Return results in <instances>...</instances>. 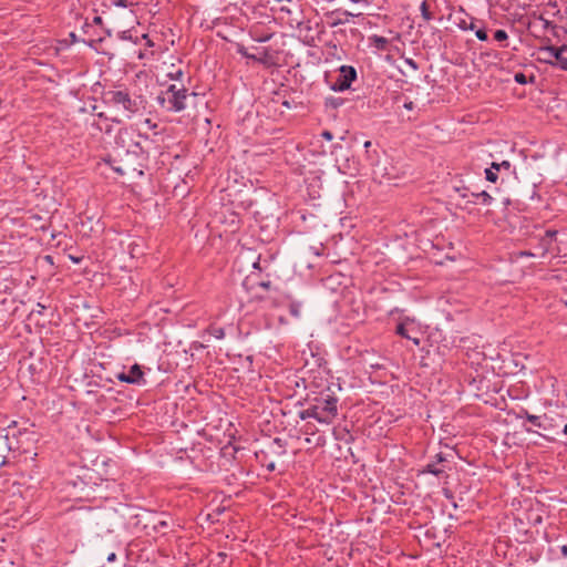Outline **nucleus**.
<instances>
[{
  "label": "nucleus",
  "mask_w": 567,
  "mask_h": 567,
  "mask_svg": "<svg viewBox=\"0 0 567 567\" xmlns=\"http://www.w3.org/2000/svg\"><path fill=\"white\" fill-rule=\"evenodd\" d=\"M105 99L114 110L127 120L142 115L147 105L143 95L130 93L127 90H111L105 94Z\"/></svg>",
  "instance_id": "nucleus-1"
},
{
  "label": "nucleus",
  "mask_w": 567,
  "mask_h": 567,
  "mask_svg": "<svg viewBox=\"0 0 567 567\" xmlns=\"http://www.w3.org/2000/svg\"><path fill=\"white\" fill-rule=\"evenodd\" d=\"M338 414V398L327 391L315 396L308 408L300 412V419H315L320 423L330 424Z\"/></svg>",
  "instance_id": "nucleus-2"
},
{
  "label": "nucleus",
  "mask_w": 567,
  "mask_h": 567,
  "mask_svg": "<svg viewBox=\"0 0 567 567\" xmlns=\"http://www.w3.org/2000/svg\"><path fill=\"white\" fill-rule=\"evenodd\" d=\"M196 93H188L185 87L171 84L157 96V103L168 112L179 113L187 107L189 97H196Z\"/></svg>",
  "instance_id": "nucleus-3"
},
{
  "label": "nucleus",
  "mask_w": 567,
  "mask_h": 567,
  "mask_svg": "<svg viewBox=\"0 0 567 567\" xmlns=\"http://www.w3.org/2000/svg\"><path fill=\"white\" fill-rule=\"evenodd\" d=\"M116 379L121 382L136 386H144L146 384L143 368L137 363L131 365L128 370H123L122 372L116 373Z\"/></svg>",
  "instance_id": "nucleus-4"
},
{
  "label": "nucleus",
  "mask_w": 567,
  "mask_h": 567,
  "mask_svg": "<svg viewBox=\"0 0 567 567\" xmlns=\"http://www.w3.org/2000/svg\"><path fill=\"white\" fill-rule=\"evenodd\" d=\"M357 79V71L351 65L340 66V74L332 85V90L336 92H343L348 90L352 82Z\"/></svg>",
  "instance_id": "nucleus-5"
},
{
  "label": "nucleus",
  "mask_w": 567,
  "mask_h": 567,
  "mask_svg": "<svg viewBox=\"0 0 567 567\" xmlns=\"http://www.w3.org/2000/svg\"><path fill=\"white\" fill-rule=\"evenodd\" d=\"M395 332L402 338L412 341L415 346H420V333L419 329L414 324V320L405 318L402 322H400L396 326Z\"/></svg>",
  "instance_id": "nucleus-6"
},
{
  "label": "nucleus",
  "mask_w": 567,
  "mask_h": 567,
  "mask_svg": "<svg viewBox=\"0 0 567 567\" xmlns=\"http://www.w3.org/2000/svg\"><path fill=\"white\" fill-rule=\"evenodd\" d=\"M542 51L546 53L549 58L555 59L558 62L561 70L567 71V56L565 55V53L567 52L566 45H563L560 48L546 47Z\"/></svg>",
  "instance_id": "nucleus-7"
},
{
  "label": "nucleus",
  "mask_w": 567,
  "mask_h": 567,
  "mask_svg": "<svg viewBox=\"0 0 567 567\" xmlns=\"http://www.w3.org/2000/svg\"><path fill=\"white\" fill-rule=\"evenodd\" d=\"M361 13H352L347 10H334L329 13V18L331 19V27H337L341 24H346L350 22L351 18L359 17Z\"/></svg>",
  "instance_id": "nucleus-8"
},
{
  "label": "nucleus",
  "mask_w": 567,
  "mask_h": 567,
  "mask_svg": "<svg viewBox=\"0 0 567 567\" xmlns=\"http://www.w3.org/2000/svg\"><path fill=\"white\" fill-rule=\"evenodd\" d=\"M91 127L95 131L105 133H110L112 130V125L109 123V120L104 116L103 113H99L96 117L93 118Z\"/></svg>",
  "instance_id": "nucleus-9"
},
{
  "label": "nucleus",
  "mask_w": 567,
  "mask_h": 567,
  "mask_svg": "<svg viewBox=\"0 0 567 567\" xmlns=\"http://www.w3.org/2000/svg\"><path fill=\"white\" fill-rule=\"evenodd\" d=\"M454 23L463 31L475 30V19L466 14L455 16Z\"/></svg>",
  "instance_id": "nucleus-10"
},
{
  "label": "nucleus",
  "mask_w": 567,
  "mask_h": 567,
  "mask_svg": "<svg viewBox=\"0 0 567 567\" xmlns=\"http://www.w3.org/2000/svg\"><path fill=\"white\" fill-rule=\"evenodd\" d=\"M471 197L473 199H470L468 203L472 204H476L477 200H481L484 205H491L493 202V197L485 190L471 193Z\"/></svg>",
  "instance_id": "nucleus-11"
},
{
  "label": "nucleus",
  "mask_w": 567,
  "mask_h": 567,
  "mask_svg": "<svg viewBox=\"0 0 567 567\" xmlns=\"http://www.w3.org/2000/svg\"><path fill=\"white\" fill-rule=\"evenodd\" d=\"M443 461V457L441 454H437V462H434V463H429L425 467V470L423 471L424 473H430V474H433L435 476H439L441 475L444 470L439 466V464Z\"/></svg>",
  "instance_id": "nucleus-12"
},
{
  "label": "nucleus",
  "mask_w": 567,
  "mask_h": 567,
  "mask_svg": "<svg viewBox=\"0 0 567 567\" xmlns=\"http://www.w3.org/2000/svg\"><path fill=\"white\" fill-rule=\"evenodd\" d=\"M524 416L534 426L546 430V426H545V424L543 422V417L542 416L529 414L528 412H525Z\"/></svg>",
  "instance_id": "nucleus-13"
},
{
  "label": "nucleus",
  "mask_w": 567,
  "mask_h": 567,
  "mask_svg": "<svg viewBox=\"0 0 567 567\" xmlns=\"http://www.w3.org/2000/svg\"><path fill=\"white\" fill-rule=\"evenodd\" d=\"M453 190L458 195V197L463 198V199H466L467 202L470 199H473L471 197V190L466 187V186H457V185H454L453 186Z\"/></svg>",
  "instance_id": "nucleus-14"
},
{
  "label": "nucleus",
  "mask_w": 567,
  "mask_h": 567,
  "mask_svg": "<svg viewBox=\"0 0 567 567\" xmlns=\"http://www.w3.org/2000/svg\"><path fill=\"white\" fill-rule=\"evenodd\" d=\"M117 38L123 41H131L134 44L140 43V38L138 37L133 38L131 30H123V31L118 32Z\"/></svg>",
  "instance_id": "nucleus-15"
},
{
  "label": "nucleus",
  "mask_w": 567,
  "mask_h": 567,
  "mask_svg": "<svg viewBox=\"0 0 567 567\" xmlns=\"http://www.w3.org/2000/svg\"><path fill=\"white\" fill-rule=\"evenodd\" d=\"M302 305L299 301H292L289 303V313L299 319L301 317Z\"/></svg>",
  "instance_id": "nucleus-16"
},
{
  "label": "nucleus",
  "mask_w": 567,
  "mask_h": 567,
  "mask_svg": "<svg viewBox=\"0 0 567 567\" xmlns=\"http://www.w3.org/2000/svg\"><path fill=\"white\" fill-rule=\"evenodd\" d=\"M497 172L498 171H495V168H493V164H492L491 167L485 169V177H486V179L488 182L495 183L497 181V178H498Z\"/></svg>",
  "instance_id": "nucleus-17"
},
{
  "label": "nucleus",
  "mask_w": 567,
  "mask_h": 567,
  "mask_svg": "<svg viewBox=\"0 0 567 567\" xmlns=\"http://www.w3.org/2000/svg\"><path fill=\"white\" fill-rule=\"evenodd\" d=\"M208 332L216 339L221 340L225 337V330L220 327H212Z\"/></svg>",
  "instance_id": "nucleus-18"
},
{
  "label": "nucleus",
  "mask_w": 567,
  "mask_h": 567,
  "mask_svg": "<svg viewBox=\"0 0 567 567\" xmlns=\"http://www.w3.org/2000/svg\"><path fill=\"white\" fill-rule=\"evenodd\" d=\"M421 14L425 21H430L432 19V14L429 11L427 3L423 1L420 6Z\"/></svg>",
  "instance_id": "nucleus-19"
},
{
  "label": "nucleus",
  "mask_w": 567,
  "mask_h": 567,
  "mask_svg": "<svg viewBox=\"0 0 567 567\" xmlns=\"http://www.w3.org/2000/svg\"><path fill=\"white\" fill-rule=\"evenodd\" d=\"M372 41L378 49H384L388 44V40L380 35H373Z\"/></svg>",
  "instance_id": "nucleus-20"
},
{
  "label": "nucleus",
  "mask_w": 567,
  "mask_h": 567,
  "mask_svg": "<svg viewBox=\"0 0 567 567\" xmlns=\"http://www.w3.org/2000/svg\"><path fill=\"white\" fill-rule=\"evenodd\" d=\"M512 167L511 163L508 161H503L502 163H493V168H495V171H501V169H505V171H509Z\"/></svg>",
  "instance_id": "nucleus-21"
},
{
  "label": "nucleus",
  "mask_w": 567,
  "mask_h": 567,
  "mask_svg": "<svg viewBox=\"0 0 567 567\" xmlns=\"http://www.w3.org/2000/svg\"><path fill=\"white\" fill-rule=\"evenodd\" d=\"M494 39H495L496 41L502 42V41H505V40H507V39H508V34H507V32H506L505 30L499 29V30H496V31H495V33H494Z\"/></svg>",
  "instance_id": "nucleus-22"
},
{
  "label": "nucleus",
  "mask_w": 567,
  "mask_h": 567,
  "mask_svg": "<svg viewBox=\"0 0 567 567\" xmlns=\"http://www.w3.org/2000/svg\"><path fill=\"white\" fill-rule=\"evenodd\" d=\"M557 235V231L555 230H547L545 233V237L543 238V245L547 246L549 245L550 240Z\"/></svg>",
  "instance_id": "nucleus-23"
},
{
  "label": "nucleus",
  "mask_w": 567,
  "mask_h": 567,
  "mask_svg": "<svg viewBox=\"0 0 567 567\" xmlns=\"http://www.w3.org/2000/svg\"><path fill=\"white\" fill-rule=\"evenodd\" d=\"M475 35L480 41H486L487 40V32L484 28L476 29L475 28Z\"/></svg>",
  "instance_id": "nucleus-24"
},
{
  "label": "nucleus",
  "mask_w": 567,
  "mask_h": 567,
  "mask_svg": "<svg viewBox=\"0 0 567 567\" xmlns=\"http://www.w3.org/2000/svg\"><path fill=\"white\" fill-rule=\"evenodd\" d=\"M514 80L518 84H526L527 83V78H526V75L523 72H517L514 75Z\"/></svg>",
  "instance_id": "nucleus-25"
},
{
  "label": "nucleus",
  "mask_w": 567,
  "mask_h": 567,
  "mask_svg": "<svg viewBox=\"0 0 567 567\" xmlns=\"http://www.w3.org/2000/svg\"><path fill=\"white\" fill-rule=\"evenodd\" d=\"M350 2L352 3H359V4H363V6H370L373 0H349Z\"/></svg>",
  "instance_id": "nucleus-26"
},
{
  "label": "nucleus",
  "mask_w": 567,
  "mask_h": 567,
  "mask_svg": "<svg viewBox=\"0 0 567 567\" xmlns=\"http://www.w3.org/2000/svg\"><path fill=\"white\" fill-rule=\"evenodd\" d=\"M321 136H322L324 140H327V141H331V140L333 138L332 133H331V132H329V131H323V132L321 133Z\"/></svg>",
  "instance_id": "nucleus-27"
},
{
  "label": "nucleus",
  "mask_w": 567,
  "mask_h": 567,
  "mask_svg": "<svg viewBox=\"0 0 567 567\" xmlns=\"http://www.w3.org/2000/svg\"><path fill=\"white\" fill-rule=\"evenodd\" d=\"M141 39L146 40V45H147V47H153V45H154V43L150 40L148 34L144 33V34L140 38V40H141Z\"/></svg>",
  "instance_id": "nucleus-28"
},
{
  "label": "nucleus",
  "mask_w": 567,
  "mask_h": 567,
  "mask_svg": "<svg viewBox=\"0 0 567 567\" xmlns=\"http://www.w3.org/2000/svg\"><path fill=\"white\" fill-rule=\"evenodd\" d=\"M114 4L117 6V7L126 8L127 7V1L126 0H115Z\"/></svg>",
  "instance_id": "nucleus-29"
},
{
  "label": "nucleus",
  "mask_w": 567,
  "mask_h": 567,
  "mask_svg": "<svg viewBox=\"0 0 567 567\" xmlns=\"http://www.w3.org/2000/svg\"><path fill=\"white\" fill-rule=\"evenodd\" d=\"M106 560L109 563H114L116 560V554L115 553L109 554L107 557H106Z\"/></svg>",
  "instance_id": "nucleus-30"
},
{
  "label": "nucleus",
  "mask_w": 567,
  "mask_h": 567,
  "mask_svg": "<svg viewBox=\"0 0 567 567\" xmlns=\"http://www.w3.org/2000/svg\"><path fill=\"white\" fill-rule=\"evenodd\" d=\"M172 79H179L182 75H183V72L181 70L176 71V73H171L169 74Z\"/></svg>",
  "instance_id": "nucleus-31"
},
{
  "label": "nucleus",
  "mask_w": 567,
  "mask_h": 567,
  "mask_svg": "<svg viewBox=\"0 0 567 567\" xmlns=\"http://www.w3.org/2000/svg\"><path fill=\"white\" fill-rule=\"evenodd\" d=\"M403 106H404V109L411 111V110H413L414 104L412 101H409V102H405Z\"/></svg>",
  "instance_id": "nucleus-32"
},
{
  "label": "nucleus",
  "mask_w": 567,
  "mask_h": 567,
  "mask_svg": "<svg viewBox=\"0 0 567 567\" xmlns=\"http://www.w3.org/2000/svg\"><path fill=\"white\" fill-rule=\"evenodd\" d=\"M519 256H522V257H524V256H526V257H534V256H535V254H533V252H530V251H520V252H519Z\"/></svg>",
  "instance_id": "nucleus-33"
},
{
  "label": "nucleus",
  "mask_w": 567,
  "mask_h": 567,
  "mask_svg": "<svg viewBox=\"0 0 567 567\" xmlns=\"http://www.w3.org/2000/svg\"><path fill=\"white\" fill-rule=\"evenodd\" d=\"M252 266H254V268H256V269H260V257H258V258H257V260H256V261H254Z\"/></svg>",
  "instance_id": "nucleus-34"
},
{
  "label": "nucleus",
  "mask_w": 567,
  "mask_h": 567,
  "mask_svg": "<svg viewBox=\"0 0 567 567\" xmlns=\"http://www.w3.org/2000/svg\"><path fill=\"white\" fill-rule=\"evenodd\" d=\"M93 22H94L95 24H101V23H102V18H101L100 16H96V17H94V19H93Z\"/></svg>",
  "instance_id": "nucleus-35"
},
{
  "label": "nucleus",
  "mask_w": 567,
  "mask_h": 567,
  "mask_svg": "<svg viewBox=\"0 0 567 567\" xmlns=\"http://www.w3.org/2000/svg\"><path fill=\"white\" fill-rule=\"evenodd\" d=\"M561 554L564 557H567V545L561 546Z\"/></svg>",
  "instance_id": "nucleus-36"
},
{
  "label": "nucleus",
  "mask_w": 567,
  "mask_h": 567,
  "mask_svg": "<svg viewBox=\"0 0 567 567\" xmlns=\"http://www.w3.org/2000/svg\"><path fill=\"white\" fill-rule=\"evenodd\" d=\"M269 285H270V282H269V281H268V282H261V284H260V286H261L262 288H268V287H269Z\"/></svg>",
  "instance_id": "nucleus-37"
},
{
  "label": "nucleus",
  "mask_w": 567,
  "mask_h": 567,
  "mask_svg": "<svg viewBox=\"0 0 567 567\" xmlns=\"http://www.w3.org/2000/svg\"><path fill=\"white\" fill-rule=\"evenodd\" d=\"M563 434L567 435V424H565L563 427Z\"/></svg>",
  "instance_id": "nucleus-38"
},
{
  "label": "nucleus",
  "mask_w": 567,
  "mask_h": 567,
  "mask_svg": "<svg viewBox=\"0 0 567 567\" xmlns=\"http://www.w3.org/2000/svg\"><path fill=\"white\" fill-rule=\"evenodd\" d=\"M370 146H371V142H370V141H367V142L364 143V147H365V148H368V147H370Z\"/></svg>",
  "instance_id": "nucleus-39"
}]
</instances>
